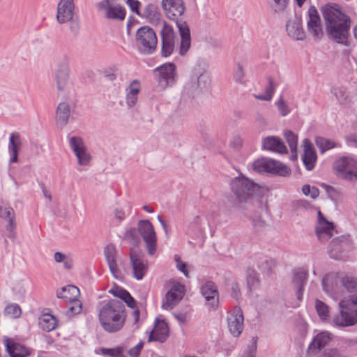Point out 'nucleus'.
Wrapping results in <instances>:
<instances>
[{"label": "nucleus", "instance_id": "15", "mask_svg": "<svg viewBox=\"0 0 357 357\" xmlns=\"http://www.w3.org/2000/svg\"><path fill=\"white\" fill-rule=\"evenodd\" d=\"M307 27L308 33L313 38L320 40L324 36L320 17L313 6H310L308 9Z\"/></svg>", "mask_w": 357, "mask_h": 357}, {"label": "nucleus", "instance_id": "47", "mask_svg": "<svg viewBox=\"0 0 357 357\" xmlns=\"http://www.w3.org/2000/svg\"><path fill=\"white\" fill-rule=\"evenodd\" d=\"M157 12H156V8L153 4H148L146 5L143 12L141 13V17H146L150 20H153L156 16Z\"/></svg>", "mask_w": 357, "mask_h": 357}, {"label": "nucleus", "instance_id": "51", "mask_svg": "<svg viewBox=\"0 0 357 357\" xmlns=\"http://www.w3.org/2000/svg\"><path fill=\"white\" fill-rule=\"evenodd\" d=\"M257 337H252V342L250 345H248L245 352L246 357H255V354L257 350Z\"/></svg>", "mask_w": 357, "mask_h": 357}, {"label": "nucleus", "instance_id": "42", "mask_svg": "<svg viewBox=\"0 0 357 357\" xmlns=\"http://www.w3.org/2000/svg\"><path fill=\"white\" fill-rule=\"evenodd\" d=\"M315 308L319 318L322 321H326L329 317V307L320 300L315 301Z\"/></svg>", "mask_w": 357, "mask_h": 357}, {"label": "nucleus", "instance_id": "21", "mask_svg": "<svg viewBox=\"0 0 357 357\" xmlns=\"http://www.w3.org/2000/svg\"><path fill=\"white\" fill-rule=\"evenodd\" d=\"M169 335V330L167 324L165 321L156 319L154 328L150 332L148 342L157 341L165 342Z\"/></svg>", "mask_w": 357, "mask_h": 357}, {"label": "nucleus", "instance_id": "39", "mask_svg": "<svg viewBox=\"0 0 357 357\" xmlns=\"http://www.w3.org/2000/svg\"><path fill=\"white\" fill-rule=\"evenodd\" d=\"M284 137L290 148L292 154V159L297 158L298 136L291 130H285Z\"/></svg>", "mask_w": 357, "mask_h": 357}, {"label": "nucleus", "instance_id": "46", "mask_svg": "<svg viewBox=\"0 0 357 357\" xmlns=\"http://www.w3.org/2000/svg\"><path fill=\"white\" fill-rule=\"evenodd\" d=\"M275 105L282 116H286L290 113L291 109L282 96L280 97L279 100L275 102Z\"/></svg>", "mask_w": 357, "mask_h": 357}, {"label": "nucleus", "instance_id": "43", "mask_svg": "<svg viewBox=\"0 0 357 357\" xmlns=\"http://www.w3.org/2000/svg\"><path fill=\"white\" fill-rule=\"evenodd\" d=\"M54 259L56 263H63L67 270H70L73 268V259L61 252H56L54 255Z\"/></svg>", "mask_w": 357, "mask_h": 357}, {"label": "nucleus", "instance_id": "12", "mask_svg": "<svg viewBox=\"0 0 357 357\" xmlns=\"http://www.w3.org/2000/svg\"><path fill=\"white\" fill-rule=\"evenodd\" d=\"M162 47L161 55L162 57L169 56L175 49V33L172 26L163 22L161 29Z\"/></svg>", "mask_w": 357, "mask_h": 357}, {"label": "nucleus", "instance_id": "45", "mask_svg": "<svg viewBox=\"0 0 357 357\" xmlns=\"http://www.w3.org/2000/svg\"><path fill=\"white\" fill-rule=\"evenodd\" d=\"M101 352L104 356L112 357H124L123 347H118L112 349H102Z\"/></svg>", "mask_w": 357, "mask_h": 357}, {"label": "nucleus", "instance_id": "53", "mask_svg": "<svg viewBox=\"0 0 357 357\" xmlns=\"http://www.w3.org/2000/svg\"><path fill=\"white\" fill-rule=\"evenodd\" d=\"M15 213L13 209L10 206L0 208V217L6 220L14 218Z\"/></svg>", "mask_w": 357, "mask_h": 357}, {"label": "nucleus", "instance_id": "33", "mask_svg": "<svg viewBox=\"0 0 357 357\" xmlns=\"http://www.w3.org/2000/svg\"><path fill=\"white\" fill-rule=\"evenodd\" d=\"M70 114V108L66 102H61L59 104L56 111V123L64 126L67 124Z\"/></svg>", "mask_w": 357, "mask_h": 357}, {"label": "nucleus", "instance_id": "27", "mask_svg": "<svg viewBox=\"0 0 357 357\" xmlns=\"http://www.w3.org/2000/svg\"><path fill=\"white\" fill-rule=\"evenodd\" d=\"M304 154L302 160L307 170H312L317 160V154L310 142L305 139L303 141Z\"/></svg>", "mask_w": 357, "mask_h": 357}, {"label": "nucleus", "instance_id": "56", "mask_svg": "<svg viewBox=\"0 0 357 357\" xmlns=\"http://www.w3.org/2000/svg\"><path fill=\"white\" fill-rule=\"evenodd\" d=\"M126 2L132 12L141 15V11L139 10L141 3L138 0H127Z\"/></svg>", "mask_w": 357, "mask_h": 357}, {"label": "nucleus", "instance_id": "61", "mask_svg": "<svg viewBox=\"0 0 357 357\" xmlns=\"http://www.w3.org/2000/svg\"><path fill=\"white\" fill-rule=\"evenodd\" d=\"M242 139L239 136H234L230 141L229 144L234 149H239L242 146Z\"/></svg>", "mask_w": 357, "mask_h": 357}, {"label": "nucleus", "instance_id": "60", "mask_svg": "<svg viewBox=\"0 0 357 357\" xmlns=\"http://www.w3.org/2000/svg\"><path fill=\"white\" fill-rule=\"evenodd\" d=\"M255 121L259 126L262 128H265L268 124L266 118L259 112L256 113Z\"/></svg>", "mask_w": 357, "mask_h": 357}, {"label": "nucleus", "instance_id": "64", "mask_svg": "<svg viewBox=\"0 0 357 357\" xmlns=\"http://www.w3.org/2000/svg\"><path fill=\"white\" fill-rule=\"evenodd\" d=\"M114 216L115 218L119 220V221H121L125 218V213L123 211L121 208H116L114 211Z\"/></svg>", "mask_w": 357, "mask_h": 357}, {"label": "nucleus", "instance_id": "29", "mask_svg": "<svg viewBox=\"0 0 357 357\" xmlns=\"http://www.w3.org/2000/svg\"><path fill=\"white\" fill-rule=\"evenodd\" d=\"M5 343L6 350L10 357H26L30 354L27 348L19 343L13 342L9 338L6 339Z\"/></svg>", "mask_w": 357, "mask_h": 357}, {"label": "nucleus", "instance_id": "7", "mask_svg": "<svg viewBox=\"0 0 357 357\" xmlns=\"http://www.w3.org/2000/svg\"><path fill=\"white\" fill-rule=\"evenodd\" d=\"M135 43L141 53L144 54H153L155 51L158 44L155 32L149 26L139 28L136 32Z\"/></svg>", "mask_w": 357, "mask_h": 357}, {"label": "nucleus", "instance_id": "44", "mask_svg": "<svg viewBox=\"0 0 357 357\" xmlns=\"http://www.w3.org/2000/svg\"><path fill=\"white\" fill-rule=\"evenodd\" d=\"M342 285L350 293L357 291V278L345 276L341 280Z\"/></svg>", "mask_w": 357, "mask_h": 357}, {"label": "nucleus", "instance_id": "10", "mask_svg": "<svg viewBox=\"0 0 357 357\" xmlns=\"http://www.w3.org/2000/svg\"><path fill=\"white\" fill-rule=\"evenodd\" d=\"M337 175L345 180L357 181V161L352 158L342 157L334 163Z\"/></svg>", "mask_w": 357, "mask_h": 357}, {"label": "nucleus", "instance_id": "36", "mask_svg": "<svg viewBox=\"0 0 357 357\" xmlns=\"http://www.w3.org/2000/svg\"><path fill=\"white\" fill-rule=\"evenodd\" d=\"M331 339V334L328 332H321L318 333L313 339L310 345V349H321L328 344Z\"/></svg>", "mask_w": 357, "mask_h": 357}, {"label": "nucleus", "instance_id": "48", "mask_svg": "<svg viewBox=\"0 0 357 357\" xmlns=\"http://www.w3.org/2000/svg\"><path fill=\"white\" fill-rule=\"evenodd\" d=\"M124 237L128 242L135 245H137L139 241L137 231L135 228H130L127 230Z\"/></svg>", "mask_w": 357, "mask_h": 357}, {"label": "nucleus", "instance_id": "59", "mask_svg": "<svg viewBox=\"0 0 357 357\" xmlns=\"http://www.w3.org/2000/svg\"><path fill=\"white\" fill-rule=\"evenodd\" d=\"M144 346L143 342H139L135 347L130 349L128 351L129 355L131 357H138L141 350L142 349Z\"/></svg>", "mask_w": 357, "mask_h": 357}, {"label": "nucleus", "instance_id": "34", "mask_svg": "<svg viewBox=\"0 0 357 357\" xmlns=\"http://www.w3.org/2000/svg\"><path fill=\"white\" fill-rule=\"evenodd\" d=\"M79 296V289L74 285H68L62 287L56 292V296L59 298L63 299L66 301H72Z\"/></svg>", "mask_w": 357, "mask_h": 357}, {"label": "nucleus", "instance_id": "19", "mask_svg": "<svg viewBox=\"0 0 357 357\" xmlns=\"http://www.w3.org/2000/svg\"><path fill=\"white\" fill-rule=\"evenodd\" d=\"M75 15L73 0H60L57 5L56 20L59 24H64L73 20Z\"/></svg>", "mask_w": 357, "mask_h": 357}, {"label": "nucleus", "instance_id": "37", "mask_svg": "<svg viewBox=\"0 0 357 357\" xmlns=\"http://www.w3.org/2000/svg\"><path fill=\"white\" fill-rule=\"evenodd\" d=\"M39 324L43 330L50 332L57 327L58 320L50 314H44L40 318Z\"/></svg>", "mask_w": 357, "mask_h": 357}, {"label": "nucleus", "instance_id": "1", "mask_svg": "<svg viewBox=\"0 0 357 357\" xmlns=\"http://www.w3.org/2000/svg\"><path fill=\"white\" fill-rule=\"evenodd\" d=\"M321 13L329 39L339 44L347 45L351 26L350 17L343 13L338 5L333 3L322 6Z\"/></svg>", "mask_w": 357, "mask_h": 357}, {"label": "nucleus", "instance_id": "14", "mask_svg": "<svg viewBox=\"0 0 357 357\" xmlns=\"http://www.w3.org/2000/svg\"><path fill=\"white\" fill-rule=\"evenodd\" d=\"M69 144L77 158L78 164L82 166L89 165L91 157L82 139L79 137H72L69 139Z\"/></svg>", "mask_w": 357, "mask_h": 357}, {"label": "nucleus", "instance_id": "26", "mask_svg": "<svg viewBox=\"0 0 357 357\" xmlns=\"http://www.w3.org/2000/svg\"><path fill=\"white\" fill-rule=\"evenodd\" d=\"M227 321L230 333L235 337L239 336L243 329V312L238 310L235 314H232L228 317Z\"/></svg>", "mask_w": 357, "mask_h": 357}, {"label": "nucleus", "instance_id": "16", "mask_svg": "<svg viewBox=\"0 0 357 357\" xmlns=\"http://www.w3.org/2000/svg\"><path fill=\"white\" fill-rule=\"evenodd\" d=\"M171 289L167 292L162 307L172 310L183 297L185 287L179 282H173Z\"/></svg>", "mask_w": 357, "mask_h": 357}, {"label": "nucleus", "instance_id": "17", "mask_svg": "<svg viewBox=\"0 0 357 357\" xmlns=\"http://www.w3.org/2000/svg\"><path fill=\"white\" fill-rule=\"evenodd\" d=\"M155 70L158 73V82L161 87L166 88L174 84L176 70V66L174 63H165Z\"/></svg>", "mask_w": 357, "mask_h": 357}, {"label": "nucleus", "instance_id": "50", "mask_svg": "<svg viewBox=\"0 0 357 357\" xmlns=\"http://www.w3.org/2000/svg\"><path fill=\"white\" fill-rule=\"evenodd\" d=\"M68 302L71 304V306L69 307L68 312L73 315L81 313L82 310V305L79 301H78L77 298H75V300Z\"/></svg>", "mask_w": 357, "mask_h": 357}, {"label": "nucleus", "instance_id": "58", "mask_svg": "<svg viewBox=\"0 0 357 357\" xmlns=\"http://www.w3.org/2000/svg\"><path fill=\"white\" fill-rule=\"evenodd\" d=\"M268 85L266 88V95L270 96V99L271 100L275 89L276 84H275L272 77H269L268 79Z\"/></svg>", "mask_w": 357, "mask_h": 357}, {"label": "nucleus", "instance_id": "25", "mask_svg": "<svg viewBox=\"0 0 357 357\" xmlns=\"http://www.w3.org/2000/svg\"><path fill=\"white\" fill-rule=\"evenodd\" d=\"M263 149L278 153H287V149L282 140L275 136H268L262 139Z\"/></svg>", "mask_w": 357, "mask_h": 357}, {"label": "nucleus", "instance_id": "57", "mask_svg": "<svg viewBox=\"0 0 357 357\" xmlns=\"http://www.w3.org/2000/svg\"><path fill=\"white\" fill-rule=\"evenodd\" d=\"M248 285L250 288L254 287L258 282V278L257 277V274L254 271H250L248 272V278H247Z\"/></svg>", "mask_w": 357, "mask_h": 357}, {"label": "nucleus", "instance_id": "38", "mask_svg": "<svg viewBox=\"0 0 357 357\" xmlns=\"http://www.w3.org/2000/svg\"><path fill=\"white\" fill-rule=\"evenodd\" d=\"M347 244L346 241H342V238H335L331 241L329 246V253L331 257L339 259L343 251L344 245Z\"/></svg>", "mask_w": 357, "mask_h": 357}, {"label": "nucleus", "instance_id": "52", "mask_svg": "<svg viewBox=\"0 0 357 357\" xmlns=\"http://www.w3.org/2000/svg\"><path fill=\"white\" fill-rule=\"evenodd\" d=\"M174 259L177 269L182 272L185 276L188 277L189 273L186 268V264L182 261L178 255H175Z\"/></svg>", "mask_w": 357, "mask_h": 357}, {"label": "nucleus", "instance_id": "35", "mask_svg": "<svg viewBox=\"0 0 357 357\" xmlns=\"http://www.w3.org/2000/svg\"><path fill=\"white\" fill-rule=\"evenodd\" d=\"M109 292L114 296L118 297L119 301H122L123 303H126L127 305L132 309L136 307L135 301L130 294L126 290L114 287L112 288Z\"/></svg>", "mask_w": 357, "mask_h": 357}, {"label": "nucleus", "instance_id": "41", "mask_svg": "<svg viewBox=\"0 0 357 357\" xmlns=\"http://www.w3.org/2000/svg\"><path fill=\"white\" fill-rule=\"evenodd\" d=\"M315 144L321 153H324L337 146L336 143L333 141L319 136L315 138Z\"/></svg>", "mask_w": 357, "mask_h": 357}, {"label": "nucleus", "instance_id": "32", "mask_svg": "<svg viewBox=\"0 0 357 357\" xmlns=\"http://www.w3.org/2000/svg\"><path fill=\"white\" fill-rule=\"evenodd\" d=\"M307 278V272L302 268H298L294 271L293 282L297 288V297L298 300L301 299L303 295V287L305 284Z\"/></svg>", "mask_w": 357, "mask_h": 357}, {"label": "nucleus", "instance_id": "6", "mask_svg": "<svg viewBox=\"0 0 357 357\" xmlns=\"http://www.w3.org/2000/svg\"><path fill=\"white\" fill-rule=\"evenodd\" d=\"M68 60L64 58L55 73V82L58 96L64 99L70 98L74 94L73 84L69 77Z\"/></svg>", "mask_w": 357, "mask_h": 357}, {"label": "nucleus", "instance_id": "20", "mask_svg": "<svg viewBox=\"0 0 357 357\" xmlns=\"http://www.w3.org/2000/svg\"><path fill=\"white\" fill-rule=\"evenodd\" d=\"M334 231V227L332 222L326 220L321 211H318V222L316 226V235L319 240L325 242L330 239Z\"/></svg>", "mask_w": 357, "mask_h": 357}, {"label": "nucleus", "instance_id": "8", "mask_svg": "<svg viewBox=\"0 0 357 357\" xmlns=\"http://www.w3.org/2000/svg\"><path fill=\"white\" fill-rule=\"evenodd\" d=\"M137 231L145 243L149 255L153 256L157 250L158 244L156 233L152 223L148 220H139Z\"/></svg>", "mask_w": 357, "mask_h": 357}, {"label": "nucleus", "instance_id": "24", "mask_svg": "<svg viewBox=\"0 0 357 357\" xmlns=\"http://www.w3.org/2000/svg\"><path fill=\"white\" fill-rule=\"evenodd\" d=\"M201 293L212 307L218 303V291L213 282L207 281L201 287Z\"/></svg>", "mask_w": 357, "mask_h": 357}, {"label": "nucleus", "instance_id": "13", "mask_svg": "<svg viewBox=\"0 0 357 357\" xmlns=\"http://www.w3.org/2000/svg\"><path fill=\"white\" fill-rule=\"evenodd\" d=\"M286 32L289 37L296 40H303L306 38L305 31L303 27L301 16L294 15L289 16L286 23Z\"/></svg>", "mask_w": 357, "mask_h": 357}, {"label": "nucleus", "instance_id": "5", "mask_svg": "<svg viewBox=\"0 0 357 357\" xmlns=\"http://www.w3.org/2000/svg\"><path fill=\"white\" fill-rule=\"evenodd\" d=\"M208 76L202 63H197L191 70L188 78L184 85V96L194 97L199 91L206 86Z\"/></svg>", "mask_w": 357, "mask_h": 357}, {"label": "nucleus", "instance_id": "63", "mask_svg": "<svg viewBox=\"0 0 357 357\" xmlns=\"http://www.w3.org/2000/svg\"><path fill=\"white\" fill-rule=\"evenodd\" d=\"M8 224L6 226V230L10 232H13L16 227L15 217L8 219Z\"/></svg>", "mask_w": 357, "mask_h": 357}, {"label": "nucleus", "instance_id": "62", "mask_svg": "<svg viewBox=\"0 0 357 357\" xmlns=\"http://www.w3.org/2000/svg\"><path fill=\"white\" fill-rule=\"evenodd\" d=\"M68 22H70V31L75 34L77 33L79 30V22L77 20H74V17L73 18L72 20L68 21Z\"/></svg>", "mask_w": 357, "mask_h": 357}, {"label": "nucleus", "instance_id": "9", "mask_svg": "<svg viewBox=\"0 0 357 357\" xmlns=\"http://www.w3.org/2000/svg\"><path fill=\"white\" fill-rule=\"evenodd\" d=\"M253 169L259 173L268 172L285 176L289 174V169L279 161L270 158H261L253 162Z\"/></svg>", "mask_w": 357, "mask_h": 357}, {"label": "nucleus", "instance_id": "49", "mask_svg": "<svg viewBox=\"0 0 357 357\" xmlns=\"http://www.w3.org/2000/svg\"><path fill=\"white\" fill-rule=\"evenodd\" d=\"M4 312L6 314L10 317L17 318L20 317L21 314V309L17 304H10L7 305Z\"/></svg>", "mask_w": 357, "mask_h": 357}, {"label": "nucleus", "instance_id": "54", "mask_svg": "<svg viewBox=\"0 0 357 357\" xmlns=\"http://www.w3.org/2000/svg\"><path fill=\"white\" fill-rule=\"evenodd\" d=\"M244 77H245L244 69L242 66H241L240 64H238L236 70L234 75V80L236 82L243 84Z\"/></svg>", "mask_w": 357, "mask_h": 357}, {"label": "nucleus", "instance_id": "18", "mask_svg": "<svg viewBox=\"0 0 357 357\" xmlns=\"http://www.w3.org/2000/svg\"><path fill=\"white\" fill-rule=\"evenodd\" d=\"M100 10H105V17L107 19L123 20L126 17L125 9L119 5H112L109 0H103L97 3Z\"/></svg>", "mask_w": 357, "mask_h": 357}, {"label": "nucleus", "instance_id": "2", "mask_svg": "<svg viewBox=\"0 0 357 357\" xmlns=\"http://www.w3.org/2000/svg\"><path fill=\"white\" fill-rule=\"evenodd\" d=\"M161 5L166 17L176 22L181 37L179 54L185 55L191 46L190 28L185 22L180 20L186 10L185 3L183 0H162Z\"/></svg>", "mask_w": 357, "mask_h": 357}, {"label": "nucleus", "instance_id": "40", "mask_svg": "<svg viewBox=\"0 0 357 357\" xmlns=\"http://www.w3.org/2000/svg\"><path fill=\"white\" fill-rule=\"evenodd\" d=\"M331 93L341 104L345 103L349 99V93L344 86H333L331 89Z\"/></svg>", "mask_w": 357, "mask_h": 357}, {"label": "nucleus", "instance_id": "55", "mask_svg": "<svg viewBox=\"0 0 357 357\" xmlns=\"http://www.w3.org/2000/svg\"><path fill=\"white\" fill-rule=\"evenodd\" d=\"M319 357H342V354L337 349L332 348L325 350Z\"/></svg>", "mask_w": 357, "mask_h": 357}, {"label": "nucleus", "instance_id": "23", "mask_svg": "<svg viewBox=\"0 0 357 357\" xmlns=\"http://www.w3.org/2000/svg\"><path fill=\"white\" fill-rule=\"evenodd\" d=\"M130 258L134 277L137 280H142L147 271V266L143 261L142 255L136 250L132 249Z\"/></svg>", "mask_w": 357, "mask_h": 357}, {"label": "nucleus", "instance_id": "28", "mask_svg": "<svg viewBox=\"0 0 357 357\" xmlns=\"http://www.w3.org/2000/svg\"><path fill=\"white\" fill-rule=\"evenodd\" d=\"M141 84L137 79L132 80L126 88V100L128 107H132L137 104Z\"/></svg>", "mask_w": 357, "mask_h": 357}, {"label": "nucleus", "instance_id": "3", "mask_svg": "<svg viewBox=\"0 0 357 357\" xmlns=\"http://www.w3.org/2000/svg\"><path fill=\"white\" fill-rule=\"evenodd\" d=\"M102 328L108 333L120 331L125 324L126 313L122 301L117 298L109 300L103 305L98 312Z\"/></svg>", "mask_w": 357, "mask_h": 357}, {"label": "nucleus", "instance_id": "4", "mask_svg": "<svg viewBox=\"0 0 357 357\" xmlns=\"http://www.w3.org/2000/svg\"><path fill=\"white\" fill-rule=\"evenodd\" d=\"M229 185L231 193L227 196V199L231 205L238 208L243 207L259 188L258 184L242 174L231 179Z\"/></svg>", "mask_w": 357, "mask_h": 357}, {"label": "nucleus", "instance_id": "11", "mask_svg": "<svg viewBox=\"0 0 357 357\" xmlns=\"http://www.w3.org/2000/svg\"><path fill=\"white\" fill-rule=\"evenodd\" d=\"M339 313L333 319V323L335 326L346 327L357 323V308H348L344 301L339 303Z\"/></svg>", "mask_w": 357, "mask_h": 357}, {"label": "nucleus", "instance_id": "22", "mask_svg": "<svg viewBox=\"0 0 357 357\" xmlns=\"http://www.w3.org/2000/svg\"><path fill=\"white\" fill-rule=\"evenodd\" d=\"M104 255L112 275L116 279H121V271L116 262V250L114 245H107L104 249Z\"/></svg>", "mask_w": 357, "mask_h": 357}, {"label": "nucleus", "instance_id": "31", "mask_svg": "<svg viewBox=\"0 0 357 357\" xmlns=\"http://www.w3.org/2000/svg\"><path fill=\"white\" fill-rule=\"evenodd\" d=\"M269 10L274 15H282L287 12L291 0H266Z\"/></svg>", "mask_w": 357, "mask_h": 357}, {"label": "nucleus", "instance_id": "30", "mask_svg": "<svg viewBox=\"0 0 357 357\" xmlns=\"http://www.w3.org/2000/svg\"><path fill=\"white\" fill-rule=\"evenodd\" d=\"M22 141L20 135L16 132L11 133L8 144V151L11 155L10 162H18V153L21 150Z\"/></svg>", "mask_w": 357, "mask_h": 357}]
</instances>
